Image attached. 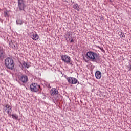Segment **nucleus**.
Listing matches in <instances>:
<instances>
[{
	"label": "nucleus",
	"mask_w": 131,
	"mask_h": 131,
	"mask_svg": "<svg viewBox=\"0 0 131 131\" xmlns=\"http://www.w3.org/2000/svg\"><path fill=\"white\" fill-rule=\"evenodd\" d=\"M10 46L13 49H16L17 47V42H16L15 41H11V42L10 43Z\"/></svg>",
	"instance_id": "nucleus-12"
},
{
	"label": "nucleus",
	"mask_w": 131,
	"mask_h": 131,
	"mask_svg": "<svg viewBox=\"0 0 131 131\" xmlns=\"http://www.w3.org/2000/svg\"><path fill=\"white\" fill-rule=\"evenodd\" d=\"M4 111L8 114L9 116H11L12 111H13V108H12L11 105L7 104L4 107Z\"/></svg>",
	"instance_id": "nucleus-4"
},
{
	"label": "nucleus",
	"mask_w": 131,
	"mask_h": 131,
	"mask_svg": "<svg viewBox=\"0 0 131 131\" xmlns=\"http://www.w3.org/2000/svg\"><path fill=\"white\" fill-rule=\"evenodd\" d=\"M51 96H55L56 95H58V94H59V92L58 91V90H57V89L53 88L51 90Z\"/></svg>",
	"instance_id": "nucleus-11"
},
{
	"label": "nucleus",
	"mask_w": 131,
	"mask_h": 131,
	"mask_svg": "<svg viewBox=\"0 0 131 131\" xmlns=\"http://www.w3.org/2000/svg\"><path fill=\"white\" fill-rule=\"evenodd\" d=\"M5 63L6 67H7V68H8L9 69H13L14 66H15V65L14 64V61H13V59H12V58H6L5 61Z\"/></svg>",
	"instance_id": "nucleus-2"
},
{
	"label": "nucleus",
	"mask_w": 131,
	"mask_h": 131,
	"mask_svg": "<svg viewBox=\"0 0 131 131\" xmlns=\"http://www.w3.org/2000/svg\"><path fill=\"white\" fill-rule=\"evenodd\" d=\"M70 65H72V62H71V59H70V62L69 63Z\"/></svg>",
	"instance_id": "nucleus-20"
},
{
	"label": "nucleus",
	"mask_w": 131,
	"mask_h": 131,
	"mask_svg": "<svg viewBox=\"0 0 131 131\" xmlns=\"http://www.w3.org/2000/svg\"><path fill=\"white\" fill-rule=\"evenodd\" d=\"M4 55V51L3 50H0V58H2Z\"/></svg>",
	"instance_id": "nucleus-18"
},
{
	"label": "nucleus",
	"mask_w": 131,
	"mask_h": 131,
	"mask_svg": "<svg viewBox=\"0 0 131 131\" xmlns=\"http://www.w3.org/2000/svg\"><path fill=\"white\" fill-rule=\"evenodd\" d=\"M118 34L120 36V37H123V35H122V32L121 31L118 32Z\"/></svg>",
	"instance_id": "nucleus-16"
},
{
	"label": "nucleus",
	"mask_w": 131,
	"mask_h": 131,
	"mask_svg": "<svg viewBox=\"0 0 131 131\" xmlns=\"http://www.w3.org/2000/svg\"><path fill=\"white\" fill-rule=\"evenodd\" d=\"M18 7L20 11H24L26 6H25V4H24V1L23 0L18 1Z\"/></svg>",
	"instance_id": "nucleus-5"
},
{
	"label": "nucleus",
	"mask_w": 131,
	"mask_h": 131,
	"mask_svg": "<svg viewBox=\"0 0 131 131\" xmlns=\"http://www.w3.org/2000/svg\"><path fill=\"white\" fill-rule=\"evenodd\" d=\"M24 66H25L26 67H27V68H28V65L27 64V63H25L24 64Z\"/></svg>",
	"instance_id": "nucleus-19"
},
{
	"label": "nucleus",
	"mask_w": 131,
	"mask_h": 131,
	"mask_svg": "<svg viewBox=\"0 0 131 131\" xmlns=\"http://www.w3.org/2000/svg\"><path fill=\"white\" fill-rule=\"evenodd\" d=\"M86 56L90 59V61H93V62H97L100 57L98 53L92 51L88 52Z\"/></svg>",
	"instance_id": "nucleus-1"
},
{
	"label": "nucleus",
	"mask_w": 131,
	"mask_h": 131,
	"mask_svg": "<svg viewBox=\"0 0 131 131\" xmlns=\"http://www.w3.org/2000/svg\"><path fill=\"white\" fill-rule=\"evenodd\" d=\"M74 42V40H73V39H72L71 40V42Z\"/></svg>",
	"instance_id": "nucleus-21"
},
{
	"label": "nucleus",
	"mask_w": 131,
	"mask_h": 131,
	"mask_svg": "<svg viewBox=\"0 0 131 131\" xmlns=\"http://www.w3.org/2000/svg\"><path fill=\"white\" fill-rule=\"evenodd\" d=\"M17 24H19V25H21V24H23V21L21 20H18L16 21Z\"/></svg>",
	"instance_id": "nucleus-14"
},
{
	"label": "nucleus",
	"mask_w": 131,
	"mask_h": 131,
	"mask_svg": "<svg viewBox=\"0 0 131 131\" xmlns=\"http://www.w3.org/2000/svg\"><path fill=\"white\" fill-rule=\"evenodd\" d=\"M61 59L63 62H64V63H67V64H68V63H70V60H71V58H70V57L66 55H64L61 56Z\"/></svg>",
	"instance_id": "nucleus-7"
},
{
	"label": "nucleus",
	"mask_w": 131,
	"mask_h": 131,
	"mask_svg": "<svg viewBox=\"0 0 131 131\" xmlns=\"http://www.w3.org/2000/svg\"><path fill=\"white\" fill-rule=\"evenodd\" d=\"M95 77L97 79H101L102 78V73L100 71H97L95 73Z\"/></svg>",
	"instance_id": "nucleus-9"
},
{
	"label": "nucleus",
	"mask_w": 131,
	"mask_h": 131,
	"mask_svg": "<svg viewBox=\"0 0 131 131\" xmlns=\"http://www.w3.org/2000/svg\"><path fill=\"white\" fill-rule=\"evenodd\" d=\"M72 35L71 34H70V33H69V34H68V36H71Z\"/></svg>",
	"instance_id": "nucleus-23"
},
{
	"label": "nucleus",
	"mask_w": 131,
	"mask_h": 131,
	"mask_svg": "<svg viewBox=\"0 0 131 131\" xmlns=\"http://www.w3.org/2000/svg\"><path fill=\"white\" fill-rule=\"evenodd\" d=\"M98 48H99V49H100V50H103V48L100 47L99 46H98Z\"/></svg>",
	"instance_id": "nucleus-22"
},
{
	"label": "nucleus",
	"mask_w": 131,
	"mask_h": 131,
	"mask_svg": "<svg viewBox=\"0 0 131 131\" xmlns=\"http://www.w3.org/2000/svg\"><path fill=\"white\" fill-rule=\"evenodd\" d=\"M19 80L22 81L23 83H26L27 81H28V78L26 75H23L19 77Z\"/></svg>",
	"instance_id": "nucleus-8"
},
{
	"label": "nucleus",
	"mask_w": 131,
	"mask_h": 131,
	"mask_svg": "<svg viewBox=\"0 0 131 131\" xmlns=\"http://www.w3.org/2000/svg\"><path fill=\"white\" fill-rule=\"evenodd\" d=\"M32 39H33V40H35L36 41L39 39V36L37 33H35V34L34 33L32 35Z\"/></svg>",
	"instance_id": "nucleus-10"
},
{
	"label": "nucleus",
	"mask_w": 131,
	"mask_h": 131,
	"mask_svg": "<svg viewBox=\"0 0 131 131\" xmlns=\"http://www.w3.org/2000/svg\"><path fill=\"white\" fill-rule=\"evenodd\" d=\"M4 15L5 17H8V11H4Z\"/></svg>",
	"instance_id": "nucleus-17"
},
{
	"label": "nucleus",
	"mask_w": 131,
	"mask_h": 131,
	"mask_svg": "<svg viewBox=\"0 0 131 131\" xmlns=\"http://www.w3.org/2000/svg\"><path fill=\"white\" fill-rule=\"evenodd\" d=\"M12 117L13 118V119H18V116L15 115V114H12Z\"/></svg>",
	"instance_id": "nucleus-15"
},
{
	"label": "nucleus",
	"mask_w": 131,
	"mask_h": 131,
	"mask_svg": "<svg viewBox=\"0 0 131 131\" xmlns=\"http://www.w3.org/2000/svg\"><path fill=\"white\" fill-rule=\"evenodd\" d=\"M67 79L68 81V83H71V84H76V83H77V79L74 77H67Z\"/></svg>",
	"instance_id": "nucleus-6"
},
{
	"label": "nucleus",
	"mask_w": 131,
	"mask_h": 131,
	"mask_svg": "<svg viewBox=\"0 0 131 131\" xmlns=\"http://www.w3.org/2000/svg\"><path fill=\"white\" fill-rule=\"evenodd\" d=\"M30 89L32 92H38L40 89V85L35 83H33L30 85Z\"/></svg>",
	"instance_id": "nucleus-3"
},
{
	"label": "nucleus",
	"mask_w": 131,
	"mask_h": 131,
	"mask_svg": "<svg viewBox=\"0 0 131 131\" xmlns=\"http://www.w3.org/2000/svg\"><path fill=\"white\" fill-rule=\"evenodd\" d=\"M73 8L75 9V10H76L77 11H80V8H79V6L77 4H75L73 5Z\"/></svg>",
	"instance_id": "nucleus-13"
}]
</instances>
